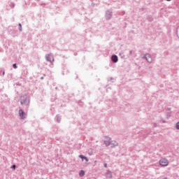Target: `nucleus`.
<instances>
[{"label": "nucleus", "instance_id": "2", "mask_svg": "<svg viewBox=\"0 0 179 179\" xmlns=\"http://www.w3.org/2000/svg\"><path fill=\"white\" fill-rule=\"evenodd\" d=\"M113 17V11L110 10H107L105 13V19L106 20H111Z\"/></svg>", "mask_w": 179, "mask_h": 179}, {"label": "nucleus", "instance_id": "12", "mask_svg": "<svg viewBox=\"0 0 179 179\" xmlns=\"http://www.w3.org/2000/svg\"><path fill=\"white\" fill-rule=\"evenodd\" d=\"M119 57H120V58H122V59L125 58V55H124V52H120L119 53Z\"/></svg>", "mask_w": 179, "mask_h": 179}, {"label": "nucleus", "instance_id": "19", "mask_svg": "<svg viewBox=\"0 0 179 179\" xmlns=\"http://www.w3.org/2000/svg\"><path fill=\"white\" fill-rule=\"evenodd\" d=\"M84 160H85V162H89V158H87V157H85Z\"/></svg>", "mask_w": 179, "mask_h": 179}, {"label": "nucleus", "instance_id": "21", "mask_svg": "<svg viewBox=\"0 0 179 179\" xmlns=\"http://www.w3.org/2000/svg\"><path fill=\"white\" fill-rule=\"evenodd\" d=\"M132 52H134V51L129 50V55H132Z\"/></svg>", "mask_w": 179, "mask_h": 179}, {"label": "nucleus", "instance_id": "3", "mask_svg": "<svg viewBox=\"0 0 179 179\" xmlns=\"http://www.w3.org/2000/svg\"><path fill=\"white\" fill-rule=\"evenodd\" d=\"M159 164L163 167H166V166H169V160L166 158H162L159 160Z\"/></svg>", "mask_w": 179, "mask_h": 179}, {"label": "nucleus", "instance_id": "23", "mask_svg": "<svg viewBox=\"0 0 179 179\" xmlns=\"http://www.w3.org/2000/svg\"><path fill=\"white\" fill-rule=\"evenodd\" d=\"M5 75V71H3V76Z\"/></svg>", "mask_w": 179, "mask_h": 179}, {"label": "nucleus", "instance_id": "22", "mask_svg": "<svg viewBox=\"0 0 179 179\" xmlns=\"http://www.w3.org/2000/svg\"><path fill=\"white\" fill-rule=\"evenodd\" d=\"M103 167H105L106 169H107V164H103Z\"/></svg>", "mask_w": 179, "mask_h": 179}, {"label": "nucleus", "instance_id": "5", "mask_svg": "<svg viewBox=\"0 0 179 179\" xmlns=\"http://www.w3.org/2000/svg\"><path fill=\"white\" fill-rule=\"evenodd\" d=\"M45 59L48 61V62H50V64H52L54 61V57L51 54H48L45 55Z\"/></svg>", "mask_w": 179, "mask_h": 179}, {"label": "nucleus", "instance_id": "17", "mask_svg": "<svg viewBox=\"0 0 179 179\" xmlns=\"http://www.w3.org/2000/svg\"><path fill=\"white\" fill-rule=\"evenodd\" d=\"M79 157H80V159H82V160H83L85 157V155H79Z\"/></svg>", "mask_w": 179, "mask_h": 179}, {"label": "nucleus", "instance_id": "10", "mask_svg": "<svg viewBox=\"0 0 179 179\" xmlns=\"http://www.w3.org/2000/svg\"><path fill=\"white\" fill-rule=\"evenodd\" d=\"M61 120H62V118L59 115H56L55 121H57V122H59V123L61 122Z\"/></svg>", "mask_w": 179, "mask_h": 179}, {"label": "nucleus", "instance_id": "20", "mask_svg": "<svg viewBox=\"0 0 179 179\" xmlns=\"http://www.w3.org/2000/svg\"><path fill=\"white\" fill-rule=\"evenodd\" d=\"M11 169H16V166L15 165V164H13V166H12V167H11Z\"/></svg>", "mask_w": 179, "mask_h": 179}, {"label": "nucleus", "instance_id": "24", "mask_svg": "<svg viewBox=\"0 0 179 179\" xmlns=\"http://www.w3.org/2000/svg\"><path fill=\"white\" fill-rule=\"evenodd\" d=\"M41 79H44V78L42 77V78H41Z\"/></svg>", "mask_w": 179, "mask_h": 179}, {"label": "nucleus", "instance_id": "16", "mask_svg": "<svg viewBox=\"0 0 179 179\" xmlns=\"http://www.w3.org/2000/svg\"><path fill=\"white\" fill-rule=\"evenodd\" d=\"M10 8H15V4H14V3H10Z\"/></svg>", "mask_w": 179, "mask_h": 179}, {"label": "nucleus", "instance_id": "6", "mask_svg": "<svg viewBox=\"0 0 179 179\" xmlns=\"http://www.w3.org/2000/svg\"><path fill=\"white\" fill-rule=\"evenodd\" d=\"M19 116L20 120H26V114L24 113V111L22 109L19 110Z\"/></svg>", "mask_w": 179, "mask_h": 179}, {"label": "nucleus", "instance_id": "18", "mask_svg": "<svg viewBox=\"0 0 179 179\" xmlns=\"http://www.w3.org/2000/svg\"><path fill=\"white\" fill-rule=\"evenodd\" d=\"M176 129H179V122L176 123Z\"/></svg>", "mask_w": 179, "mask_h": 179}, {"label": "nucleus", "instance_id": "4", "mask_svg": "<svg viewBox=\"0 0 179 179\" xmlns=\"http://www.w3.org/2000/svg\"><path fill=\"white\" fill-rule=\"evenodd\" d=\"M143 59H146L150 64L153 62V59L152 58V55L150 54H145L143 57Z\"/></svg>", "mask_w": 179, "mask_h": 179}, {"label": "nucleus", "instance_id": "7", "mask_svg": "<svg viewBox=\"0 0 179 179\" xmlns=\"http://www.w3.org/2000/svg\"><path fill=\"white\" fill-rule=\"evenodd\" d=\"M111 59L114 64H116V62H118V56H117V55H113L111 56Z\"/></svg>", "mask_w": 179, "mask_h": 179}, {"label": "nucleus", "instance_id": "14", "mask_svg": "<svg viewBox=\"0 0 179 179\" xmlns=\"http://www.w3.org/2000/svg\"><path fill=\"white\" fill-rule=\"evenodd\" d=\"M18 29H19V31H22V24L20 23L18 24Z\"/></svg>", "mask_w": 179, "mask_h": 179}, {"label": "nucleus", "instance_id": "15", "mask_svg": "<svg viewBox=\"0 0 179 179\" xmlns=\"http://www.w3.org/2000/svg\"><path fill=\"white\" fill-rule=\"evenodd\" d=\"M13 68H14V69H17V64H16V63L13 64Z\"/></svg>", "mask_w": 179, "mask_h": 179}, {"label": "nucleus", "instance_id": "11", "mask_svg": "<svg viewBox=\"0 0 179 179\" xmlns=\"http://www.w3.org/2000/svg\"><path fill=\"white\" fill-rule=\"evenodd\" d=\"M104 144L106 145V148H108V146H110V145H111V141H104Z\"/></svg>", "mask_w": 179, "mask_h": 179}, {"label": "nucleus", "instance_id": "13", "mask_svg": "<svg viewBox=\"0 0 179 179\" xmlns=\"http://www.w3.org/2000/svg\"><path fill=\"white\" fill-rule=\"evenodd\" d=\"M80 177H83L85 176V171L82 170L79 173Z\"/></svg>", "mask_w": 179, "mask_h": 179}, {"label": "nucleus", "instance_id": "25", "mask_svg": "<svg viewBox=\"0 0 179 179\" xmlns=\"http://www.w3.org/2000/svg\"><path fill=\"white\" fill-rule=\"evenodd\" d=\"M166 1H171V0H166Z\"/></svg>", "mask_w": 179, "mask_h": 179}, {"label": "nucleus", "instance_id": "9", "mask_svg": "<svg viewBox=\"0 0 179 179\" xmlns=\"http://www.w3.org/2000/svg\"><path fill=\"white\" fill-rule=\"evenodd\" d=\"M111 148H115V146H118V143L117 141H110Z\"/></svg>", "mask_w": 179, "mask_h": 179}, {"label": "nucleus", "instance_id": "26", "mask_svg": "<svg viewBox=\"0 0 179 179\" xmlns=\"http://www.w3.org/2000/svg\"><path fill=\"white\" fill-rule=\"evenodd\" d=\"M163 122H165L164 120L163 121Z\"/></svg>", "mask_w": 179, "mask_h": 179}, {"label": "nucleus", "instance_id": "8", "mask_svg": "<svg viewBox=\"0 0 179 179\" xmlns=\"http://www.w3.org/2000/svg\"><path fill=\"white\" fill-rule=\"evenodd\" d=\"M106 177V178H113V172L111 171H107Z\"/></svg>", "mask_w": 179, "mask_h": 179}, {"label": "nucleus", "instance_id": "1", "mask_svg": "<svg viewBox=\"0 0 179 179\" xmlns=\"http://www.w3.org/2000/svg\"><path fill=\"white\" fill-rule=\"evenodd\" d=\"M30 99L27 97V95H22L20 96L21 106H29Z\"/></svg>", "mask_w": 179, "mask_h": 179}]
</instances>
